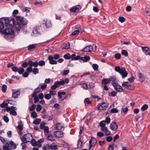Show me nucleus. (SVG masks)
Returning a JSON list of instances; mask_svg holds the SVG:
<instances>
[{
  "instance_id": "nucleus-24",
  "label": "nucleus",
  "mask_w": 150,
  "mask_h": 150,
  "mask_svg": "<svg viewBox=\"0 0 150 150\" xmlns=\"http://www.w3.org/2000/svg\"><path fill=\"white\" fill-rule=\"evenodd\" d=\"M43 24H45V25L47 28H49L51 26V24L50 22L49 21L45 20L43 21Z\"/></svg>"
},
{
  "instance_id": "nucleus-57",
  "label": "nucleus",
  "mask_w": 150,
  "mask_h": 150,
  "mask_svg": "<svg viewBox=\"0 0 150 150\" xmlns=\"http://www.w3.org/2000/svg\"><path fill=\"white\" fill-rule=\"evenodd\" d=\"M45 64V62L43 60H41L38 62V65L40 66H42Z\"/></svg>"
},
{
  "instance_id": "nucleus-34",
  "label": "nucleus",
  "mask_w": 150,
  "mask_h": 150,
  "mask_svg": "<svg viewBox=\"0 0 150 150\" xmlns=\"http://www.w3.org/2000/svg\"><path fill=\"white\" fill-rule=\"evenodd\" d=\"M50 147L52 149L56 150L57 149V146L54 143H53L50 145Z\"/></svg>"
},
{
  "instance_id": "nucleus-42",
  "label": "nucleus",
  "mask_w": 150,
  "mask_h": 150,
  "mask_svg": "<svg viewBox=\"0 0 150 150\" xmlns=\"http://www.w3.org/2000/svg\"><path fill=\"white\" fill-rule=\"evenodd\" d=\"M37 114L35 111H33L31 114V117L34 119L36 118L37 117Z\"/></svg>"
},
{
  "instance_id": "nucleus-45",
  "label": "nucleus",
  "mask_w": 150,
  "mask_h": 150,
  "mask_svg": "<svg viewBox=\"0 0 150 150\" xmlns=\"http://www.w3.org/2000/svg\"><path fill=\"white\" fill-rule=\"evenodd\" d=\"M24 69L22 67L18 68V72L19 74H22L24 71Z\"/></svg>"
},
{
  "instance_id": "nucleus-41",
  "label": "nucleus",
  "mask_w": 150,
  "mask_h": 150,
  "mask_svg": "<svg viewBox=\"0 0 150 150\" xmlns=\"http://www.w3.org/2000/svg\"><path fill=\"white\" fill-rule=\"evenodd\" d=\"M41 120L40 119L37 118L33 121V123L35 124L38 125L41 122Z\"/></svg>"
},
{
  "instance_id": "nucleus-35",
  "label": "nucleus",
  "mask_w": 150,
  "mask_h": 150,
  "mask_svg": "<svg viewBox=\"0 0 150 150\" xmlns=\"http://www.w3.org/2000/svg\"><path fill=\"white\" fill-rule=\"evenodd\" d=\"M5 144L7 145L6 146H3V149L4 150H11V149H9V143L7 142H6Z\"/></svg>"
},
{
  "instance_id": "nucleus-6",
  "label": "nucleus",
  "mask_w": 150,
  "mask_h": 150,
  "mask_svg": "<svg viewBox=\"0 0 150 150\" xmlns=\"http://www.w3.org/2000/svg\"><path fill=\"white\" fill-rule=\"evenodd\" d=\"M122 86L125 87L126 89L130 90H133L135 88L133 84H130L128 82H123L122 84Z\"/></svg>"
},
{
  "instance_id": "nucleus-20",
  "label": "nucleus",
  "mask_w": 150,
  "mask_h": 150,
  "mask_svg": "<svg viewBox=\"0 0 150 150\" xmlns=\"http://www.w3.org/2000/svg\"><path fill=\"white\" fill-rule=\"evenodd\" d=\"M48 59L49 60L50 63L51 64H56L57 63V62L54 60L53 57L51 56H49L48 57Z\"/></svg>"
},
{
  "instance_id": "nucleus-51",
  "label": "nucleus",
  "mask_w": 150,
  "mask_h": 150,
  "mask_svg": "<svg viewBox=\"0 0 150 150\" xmlns=\"http://www.w3.org/2000/svg\"><path fill=\"white\" fill-rule=\"evenodd\" d=\"M121 54L122 55L125 56H127L128 55L127 52L125 50H122Z\"/></svg>"
},
{
  "instance_id": "nucleus-44",
  "label": "nucleus",
  "mask_w": 150,
  "mask_h": 150,
  "mask_svg": "<svg viewBox=\"0 0 150 150\" xmlns=\"http://www.w3.org/2000/svg\"><path fill=\"white\" fill-rule=\"evenodd\" d=\"M6 102H8V103L15 105L16 104V102L15 101L12 100H6Z\"/></svg>"
},
{
  "instance_id": "nucleus-55",
  "label": "nucleus",
  "mask_w": 150,
  "mask_h": 150,
  "mask_svg": "<svg viewBox=\"0 0 150 150\" xmlns=\"http://www.w3.org/2000/svg\"><path fill=\"white\" fill-rule=\"evenodd\" d=\"M7 86L6 85H3L2 87V91L4 93H5L6 91Z\"/></svg>"
},
{
  "instance_id": "nucleus-38",
  "label": "nucleus",
  "mask_w": 150,
  "mask_h": 150,
  "mask_svg": "<svg viewBox=\"0 0 150 150\" xmlns=\"http://www.w3.org/2000/svg\"><path fill=\"white\" fill-rule=\"evenodd\" d=\"M43 149V150H50L51 149L50 147V145L48 144H46L44 145Z\"/></svg>"
},
{
  "instance_id": "nucleus-39",
  "label": "nucleus",
  "mask_w": 150,
  "mask_h": 150,
  "mask_svg": "<svg viewBox=\"0 0 150 150\" xmlns=\"http://www.w3.org/2000/svg\"><path fill=\"white\" fill-rule=\"evenodd\" d=\"M8 102H6V100L4 101L1 105V106L2 108L8 107Z\"/></svg>"
},
{
  "instance_id": "nucleus-13",
  "label": "nucleus",
  "mask_w": 150,
  "mask_h": 150,
  "mask_svg": "<svg viewBox=\"0 0 150 150\" xmlns=\"http://www.w3.org/2000/svg\"><path fill=\"white\" fill-rule=\"evenodd\" d=\"M12 97L13 98H16L20 95V92L19 90H18L15 91L14 90H12Z\"/></svg>"
},
{
  "instance_id": "nucleus-60",
  "label": "nucleus",
  "mask_w": 150,
  "mask_h": 150,
  "mask_svg": "<svg viewBox=\"0 0 150 150\" xmlns=\"http://www.w3.org/2000/svg\"><path fill=\"white\" fill-rule=\"evenodd\" d=\"M115 57L116 59H119L121 57L120 54L119 53L115 54Z\"/></svg>"
},
{
  "instance_id": "nucleus-52",
  "label": "nucleus",
  "mask_w": 150,
  "mask_h": 150,
  "mask_svg": "<svg viewBox=\"0 0 150 150\" xmlns=\"http://www.w3.org/2000/svg\"><path fill=\"white\" fill-rule=\"evenodd\" d=\"M44 97L46 99L48 100L51 98V96L50 94H46L45 95Z\"/></svg>"
},
{
  "instance_id": "nucleus-40",
  "label": "nucleus",
  "mask_w": 150,
  "mask_h": 150,
  "mask_svg": "<svg viewBox=\"0 0 150 150\" xmlns=\"http://www.w3.org/2000/svg\"><path fill=\"white\" fill-rule=\"evenodd\" d=\"M82 145V142L80 140H79L77 144V149L80 148Z\"/></svg>"
},
{
  "instance_id": "nucleus-30",
  "label": "nucleus",
  "mask_w": 150,
  "mask_h": 150,
  "mask_svg": "<svg viewBox=\"0 0 150 150\" xmlns=\"http://www.w3.org/2000/svg\"><path fill=\"white\" fill-rule=\"evenodd\" d=\"M39 34V33L37 30L36 28H34L33 30V32L31 33V35L32 36H36L38 35Z\"/></svg>"
},
{
  "instance_id": "nucleus-46",
  "label": "nucleus",
  "mask_w": 150,
  "mask_h": 150,
  "mask_svg": "<svg viewBox=\"0 0 150 150\" xmlns=\"http://www.w3.org/2000/svg\"><path fill=\"white\" fill-rule=\"evenodd\" d=\"M145 12L146 15L150 16V8H146Z\"/></svg>"
},
{
  "instance_id": "nucleus-1",
  "label": "nucleus",
  "mask_w": 150,
  "mask_h": 150,
  "mask_svg": "<svg viewBox=\"0 0 150 150\" xmlns=\"http://www.w3.org/2000/svg\"><path fill=\"white\" fill-rule=\"evenodd\" d=\"M5 24L6 26H8L10 28H12L15 25V20L13 18H11L10 19L8 18H4L2 19Z\"/></svg>"
},
{
  "instance_id": "nucleus-7",
  "label": "nucleus",
  "mask_w": 150,
  "mask_h": 150,
  "mask_svg": "<svg viewBox=\"0 0 150 150\" xmlns=\"http://www.w3.org/2000/svg\"><path fill=\"white\" fill-rule=\"evenodd\" d=\"M16 108L13 106L7 107L6 109V111L8 112L10 111L9 112L10 114L14 116L17 115V112L16 111Z\"/></svg>"
},
{
  "instance_id": "nucleus-26",
  "label": "nucleus",
  "mask_w": 150,
  "mask_h": 150,
  "mask_svg": "<svg viewBox=\"0 0 150 150\" xmlns=\"http://www.w3.org/2000/svg\"><path fill=\"white\" fill-rule=\"evenodd\" d=\"M63 128V125L60 123H58L55 125V129L57 130H61Z\"/></svg>"
},
{
  "instance_id": "nucleus-63",
  "label": "nucleus",
  "mask_w": 150,
  "mask_h": 150,
  "mask_svg": "<svg viewBox=\"0 0 150 150\" xmlns=\"http://www.w3.org/2000/svg\"><path fill=\"white\" fill-rule=\"evenodd\" d=\"M30 7H26L23 8V10L24 11L26 12V13H28L30 11Z\"/></svg>"
},
{
  "instance_id": "nucleus-61",
  "label": "nucleus",
  "mask_w": 150,
  "mask_h": 150,
  "mask_svg": "<svg viewBox=\"0 0 150 150\" xmlns=\"http://www.w3.org/2000/svg\"><path fill=\"white\" fill-rule=\"evenodd\" d=\"M4 22L2 21L1 19V21H0V30L3 29L4 28Z\"/></svg>"
},
{
  "instance_id": "nucleus-43",
  "label": "nucleus",
  "mask_w": 150,
  "mask_h": 150,
  "mask_svg": "<svg viewBox=\"0 0 150 150\" xmlns=\"http://www.w3.org/2000/svg\"><path fill=\"white\" fill-rule=\"evenodd\" d=\"M109 82L112 81V83L113 82H115L116 78H115L113 76H110V78H108Z\"/></svg>"
},
{
  "instance_id": "nucleus-17",
  "label": "nucleus",
  "mask_w": 150,
  "mask_h": 150,
  "mask_svg": "<svg viewBox=\"0 0 150 150\" xmlns=\"http://www.w3.org/2000/svg\"><path fill=\"white\" fill-rule=\"evenodd\" d=\"M58 97L62 101L63 100L66 98V93L64 92H58Z\"/></svg>"
},
{
  "instance_id": "nucleus-5",
  "label": "nucleus",
  "mask_w": 150,
  "mask_h": 150,
  "mask_svg": "<svg viewBox=\"0 0 150 150\" xmlns=\"http://www.w3.org/2000/svg\"><path fill=\"white\" fill-rule=\"evenodd\" d=\"M75 30L71 34L72 36H74L79 34L80 32H82V30L81 28V26L79 25H77L75 26L74 28Z\"/></svg>"
},
{
  "instance_id": "nucleus-48",
  "label": "nucleus",
  "mask_w": 150,
  "mask_h": 150,
  "mask_svg": "<svg viewBox=\"0 0 150 150\" xmlns=\"http://www.w3.org/2000/svg\"><path fill=\"white\" fill-rule=\"evenodd\" d=\"M32 72L34 74H36L38 73L39 70L38 68H35L33 69Z\"/></svg>"
},
{
  "instance_id": "nucleus-9",
  "label": "nucleus",
  "mask_w": 150,
  "mask_h": 150,
  "mask_svg": "<svg viewBox=\"0 0 150 150\" xmlns=\"http://www.w3.org/2000/svg\"><path fill=\"white\" fill-rule=\"evenodd\" d=\"M112 85L117 91L120 92L123 91V89L122 87L119 85L117 83L113 82Z\"/></svg>"
},
{
  "instance_id": "nucleus-4",
  "label": "nucleus",
  "mask_w": 150,
  "mask_h": 150,
  "mask_svg": "<svg viewBox=\"0 0 150 150\" xmlns=\"http://www.w3.org/2000/svg\"><path fill=\"white\" fill-rule=\"evenodd\" d=\"M66 79L61 80L60 81H55L54 82V84L51 86V88L52 89L55 90L57 88L59 87L60 85H64Z\"/></svg>"
},
{
  "instance_id": "nucleus-15",
  "label": "nucleus",
  "mask_w": 150,
  "mask_h": 150,
  "mask_svg": "<svg viewBox=\"0 0 150 150\" xmlns=\"http://www.w3.org/2000/svg\"><path fill=\"white\" fill-rule=\"evenodd\" d=\"M110 127L111 130L113 131L116 130L118 128L116 122H111Z\"/></svg>"
},
{
  "instance_id": "nucleus-62",
  "label": "nucleus",
  "mask_w": 150,
  "mask_h": 150,
  "mask_svg": "<svg viewBox=\"0 0 150 150\" xmlns=\"http://www.w3.org/2000/svg\"><path fill=\"white\" fill-rule=\"evenodd\" d=\"M33 69L32 67L30 66V64H29V67H28L26 69V71L28 72H31L32 71Z\"/></svg>"
},
{
  "instance_id": "nucleus-49",
  "label": "nucleus",
  "mask_w": 150,
  "mask_h": 150,
  "mask_svg": "<svg viewBox=\"0 0 150 150\" xmlns=\"http://www.w3.org/2000/svg\"><path fill=\"white\" fill-rule=\"evenodd\" d=\"M92 66L94 70L96 71H97L98 70V66L97 64H94L92 65Z\"/></svg>"
},
{
  "instance_id": "nucleus-29",
  "label": "nucleus",
  "mask_w": 150,
  "mask_h": 150,
  "mask_svg": "<svg viewBox=\"0 0 150 150\" xmlns=\"http://www.w3.org/2000/svg\"><path fill=\"white\" fill-rule=\"evenodd\" d=\"M72 57H73L72 60H78L79 59L81 60V57L79 55H77L76 56V54H73Z\"/></svg>"
},
{
  "instance_id": "nucleus-31",
  "label": "nucleus",
  "mask_w": 150,
  "mask_h": 150,
  "mask_svg": "<svg viewBox=\"0 0 150 150\" xmlns=\"http://www.w3.org/2000/svg\"><path fill=\"white\" fill-rule=\"evenodd\" d=\"M70 11L72 12H76L79 11V9L76 7H73L72 8L70 9Z\"/></svg>"
},
{
  "instance_id": "nucleus-10",
  "label": "nucleus",
  "mask_w": 150,
  "mask_h": 150,
  "mask_svg": "<svg viewBox=\"0 0 150 150\" xmlns=\"http://www.w3.org/2000/svg\"><path fill=\"white\" fill-rule=\"evenodd\" d=\"M108 106V103H107L104 102L99 104L98 105L97 109L98 110H102L106 109Z\"/></svg>"
},
{
  "instance_id": "nucleus-54",
  "label": "nucleus",
  "mask_w": 150,
  "mask_h": 150,
  "mask_svg": "<svg viewBox=\"0 0 150 150\" xmlns=\"http://www.w3.org/2000/svg\"><path fill=\"white\" fill-rule=\"evenodd\" d=\"M72 55H70L69 53H66V59H71L72 60Z\"/></svg>"
},
{
  "instance_id": "nucleus-58",
  "label": "nucleus",
  "mask_w": 150,
  "mask_h": 150,
  "mask_svg": "<svg viewBox=\"0 0 150 150\" xmlns=\"http://www.w3.org/2000/svg\"><path fill=\"white\" fill-rule=\"evenodd\" d=\"M92 98L93 99L95 100L96 101H98L100 99V98H99V97L98 96H91Z\"/></svg>"
},
{
  "instance_id": "nucleus-27",
  "label": "nucleus",
  "mask_w": 150,
  "mask_h": 150,
  "mask_svg": "<svg viewBox=\"0 0 150 150\" xmlns=\"http://www.w3.org/2000/svg\"><path fill=\"white\" fill-rule=\"evenodd\" d=\"M14 33H10L8 34L5 35L4 37L8 39H10L13 38L14 36L13 35Z\"/></svg>"
},
{
  "instance_id": "nucleus-28",
  "label": "nucleus",
  "mask_w": 150,
  "mask_h": 150,
  "mask_svg": "<svg viewBox=\"0 0 150 150\" xmlns=\"http://www.w3.org/2000/svg\"><path fill=\"white\" fill-rule=\"evenodd\" d=\"M32 96L34 98V100L35 103H36L39 101L38 97L37 94L32 93Z\"/></svg>"
},
{
  "instance_id": "nucleus-21",
  "label": "nucleus",
  "mask_w": 150,
  "mask_h": 150,
  "mask_svg": "<svg viewBox=\"0 0 150 150\" xmlns=\"http://www.w3.org/2000/svg\"><path fill=\"white\" fill-rule=\"evenodd\" d=\"M29 64L30 65V66H31L32 67L33 66H34L35 67H37L38 65V62H33V61L31 60H30L29 61Z\"/></svg>"
},
{
  "instance_id": "nucleus-19",
  "label": "nucleus",
  "mask_w": 150,
  "mask_h": 150,
  "mask_svg": "<svg viewBox=\"0 0 150 150\" xmlns=\"http://www.w3.org/2000/svg\"><path fill=\"white\" fill-rule=\"evenodd\" d=\"M31 140V144L33 146H36L38 148L41 146L42 144H38L37 142L35 139H32Z\"/></svg>"
},
{
  "instance_id": "nucleus-12",
  "label": "nucleus",
  "mask_w": 150,
  "mask_h": 150,
  "mask_svg": "<svg viewBox=\"0 0 150 150\" xmlns=\"http://www.w3.org/2000/svg\"><path fill=\"white\" fill-rule=\"evenodd\" d=\"M97 142L96 139L95 138H92L89 141V150H90L91 147L95 145Z\"/></svg>"
},
{
  "instance_id": "nucleus-18",
  "label": "nucleus",
  "mask_w": 150,
  "mask_h": 150,
  "mask_svg": "<svg viewBox=\"0 0 150 150\" xmlns=\"http://www.w3.org/2000/svg\"><path fill=\"white\" fill-rule=\"evenodd\" d=\"M11 28L6 29L2 31V33L5 34V35L8 34L10 33H14V31Z\"/></svg>"
},
{
  "instance_id": "nucleus-36",
  "label": "nucleus",
  "mask_w": 150,
  "mask_h": 150,
  "mask_svg": "<svg viewBox=\"0 0 150 150\" xmlns=\"http://www.w3.org/2000/svg\"><path fill=\"white\" fill-rule=\"evenodd\" d=\"M102 83L104 85H106L109 83L110 82L108 79H103L102 80Z\"/></svg>"
},
{
  "instance_id": "nucleus-14",
  "label": "nucleus",
  "mask_w": 150,
  "mask_h": 150,
  "mask_svg": "<svg viewBox=\"0 0 150 150\" xmlns=\"http://www.w3.org/2000/svg\"><path fill=\"white\" fill-rule=\"evenodd\" d=\"M142 49L143 53L146 55H150V49L147 47H142Z\"/></svg>"
},
{
  "instance_id": "nucleus-47",
  "label": "nucleus",
  "mask_w": 150,
  "mask_h": 150,
  "mask_svg": "<svg viewBox=\"0 0 150 150\" xmlns=\"http://www.w3.org/2000/svg\"><path fill=\"white\" fill-rule=\"evenodd\" d=\"M148 105L146 104L144 105L141 107V110L142 111H144L148 108Z\"/></svg>"
},
{
  "instance_id": "nucleus-23",
  "label": "nucleus",
  "mask_w": 150,
  "mask_h": 150,
  "mask_svg": "<svg viewBox=\"0 0 150 150\" xmlns=\"http://www.w3.org/2000/svg\"><path fill=\"white\" fill-rule=\"evenodd\" d=\"M128 110V108L127 107L125 106H123L121 109V111L122 113H123L124 114H126L127 113Z\"/></svg>"
},
{
  "instance_id": "nucleus-53",
  "label": "nucleus",
  "mask_w": 150,
  "mask_h": 150,
  "mask_svg": "<svg viewBox=\"0 0 150 150\" xmlns=\"http://www.w3.org/2000/svg\"><path fill=\"white\" fill-rule=\"evenodd\" d=\"M84 103L85 104H91V102L90 100L88 98H86L84 100Z\"/></svg>"
},
{
  "instance_id": "nucleus-2",
  "label": "nucleus",
  "mask_w": 150,
  "mask_h": 150,
  "mask_svg": "<svg viewBox=\"0 0 150 150\" xmlns=\"http://www.w3.org/2000/svg\"><path fill=\"white\" fill-rule=\"evenodd\" d=\"M115 70L121 75L122 78L126 77L127 76L128 73L124 68L117 66L115 67Z\"/></svg>"
},
{
  "instance_id": "nucleus-32",
  "label": "nucleus",
  "mask_w": 150,
  "mask_h": 150,
  "mask_svg": "<svg viewBox=\"0 0 150 150\" xmlns=\"http://www.w3.org/2000/svg\"><path fill=\"white\" fill-rule=\"evenodd\" d=\"M90 57L88 56H85L84 57H81V59L84 62H86L89 60Z\"/></svg>"
},
{
  "instance_id": "nucleus-64",
  "label": "nucleus",
  "mask_w": 150,
  "mask_h": 150,
  "mask_svg": "<svg viewBox=\"0 0 150 150\" xmlns=\"http://www.w3.org/2000/svg\"><path fill=\"white\" fill-rule=\"evenodd\" d=\"M44 130V133L45 134L46 133L48 134L49 132V128L47 126H45L43 128Z\"/></svg>"
},
{
  "instance_id": "nucleus-22",
  "label": "nucleus",
  "mask_w": 150,
  "mask_h": 150,
  "mask_svg": "<svg viewBox=\"0 0 150 150\" xmlns=\"http://www.w3.org/2000/svg\"><path fill=\"white\" fill-rule=\"evenodd\" d=\"M36 44H32L28 46V50L29 51H32L36 48Z\"/></svg>"
},
{
  "instance_id": "nucleus-25",
  "label": "nucleus",
  "mask_w": 150,
  "mask_h": 150,
  "mask_svg": "<svg viewBox=\"0 0 150 150\" xmlns=\"http://www.w3.org/2000/svg\"><path fill=\"white\" fill-rule=\"evenodd\" d=\"M23 25L21 24H19L18 23H17L15 25V27L16 28V29L17 30H20L22 28Z\"/></svg>"
},
{
  "instance_id": "nucleus-37",
  "label": "nucleus",
  "mask_w": 150,
  "mask_h": 150,
  "mask_svg": "<svg viewBox=\"0 0 150 150\" xmlns=\"http://www.w3.org/2000/svg\"><path fill=\"white\" fill-rule=\"evenodd\" d=\"M47 139L49 141H53L55 140V139L53 138L52 135L50 134L48 135L47 137Z\"/></svg>"
},
{
  "instance_id": "nucleus-56",
  "label": "nucleus",
  "mask_w": 150,
  "mask_h": 150,
  "mask_svg": "<svg viewBox=\"0 0 150 150\" xmlns=\"http://www.w3.org/2000/svg\"><path fill=\"white\" fill-rule=\"evenodd\" d=\"M108 93L109 96L114 97L116 95L117 93L114 91H113L110 93Z\"/></svg>"
},
{
  "instance_id": "nucleus-3",
  "label": "nucleus",
  "mask_w": 150,
  "mask_h": 150,
  "mask_svg": "<svg viewBox=\"0 0 150 150\" xmlns=\"http://www.w3.org/2000/svg\"><path fill=\"white\" fill-rule=\"evenodd\" d=\"M33 138L32 135L30 133L24 134L21 138L22 142L24 143L29 142Z\"/></svg>"
},
{
  "instance_id": "nucleus-50",
  "label": "nucleus",
  "mask_w": 150,
  "mask_h": 150,
  "mask_svg": "<svg viewBox=\"0 0 150 150\" xmlns=\"http://www.w3.org/2000/svg\"><path fill=\"white\" fill-rule=\"evenodd\" d=\"M40 90V88L38 87L35 89L33 93H34L37 94V93H39Z\"/></svg>"
},
{
  "instance_id": "nucleus-59",
  "label": "nucleus",
  "mask_w": 150,
  "mask_h": 150,
  "mask_svg": "<svg viewBox=\"0 0 150 150\" xmlns=\"http://www.w3.org/2000/svg\"><path fill=\"white\" fill-rule=\"evenodd\" d=\"M28 65H29V61L28 62H25L23 63L22 64L21 66L23 68H25L27 67Z\"/></svg>"
},
{
  "instance_id": "nucleus-33",
  "label": "nucleus",
  "mask_w": 150,
  "mask_h": 150,
  "mask_svg": "<svg viewBox=\"0 0 150 150\" xmlns=\"http://www.w3.org/2000/svg\"><path fill=\"white\" fill-rule=\"evenodd\" d=\"M13 149H15L16 148V145L13 141H10L9 143Z\"/></svg>"
},
{
  "instance_id": "nucleus-11",
  "label": "nucleus",
  "mask_w": 150,
  "mask_h": 150,
  "mask_svg": "<svg viewBox=\"0 0 150 150\" xmlns=\"http://www.w3.org/2000/svg\"><path fill=\"white\" fill-rule=\"evenodd\" d=\"M137 74V76L139 79V80L140 82H143L147 79V77L145 76L139 72H138Z\"/></svg>"
},
{
  "instance_id": "nucleus-8",
  "label": "nucleus",
  "mask_w": 150,
  "mask_h": 150,
  "mask_svg": "<svg viewBox=\"0 0 150 150\" xmlns=\"http://www.w3.org/2000/svg\"><path fill=\"white\" fill-rule=\"evenodd\" d=\"M16 22L19 24H21L23 25H26L28 23V21L24 20L23 18L20 16H17L16 18Z\"/></svg>"
},
{
  "instance_id": "nucleus-16",
  "label": "nucleus",
  "mask_w": 150,
  "mask_h": 150,
  "mask_svg": "<svg viewBox=\"0 0 150 150\" xmlns=\"http://www.w3.org/2000/svg\"><path fill=\"white\" fill-rule=\"evenodd\" d=\"M53 135L55 137L58 138L62 137H63V133L60 131L54 132Z\"/></svg>"
}]
</instances>
